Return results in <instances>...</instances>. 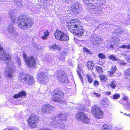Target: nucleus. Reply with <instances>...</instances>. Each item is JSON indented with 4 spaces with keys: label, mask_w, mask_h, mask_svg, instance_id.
I'll return each mask as SVG.
<instances>
[{
    "label": "nucleus",
    "mask_w": 130,
    "mask_h": 130,
    "mask_svg": "<svg viewBox=\"0 0 130 130\" xmlns=\"http://www.w3.org/2000/svg\"><path fill=\"white\" fill-rule=\"evenodd\" d=\"M124 115H126V116H128L130 118V114H127L126 113H124Z\"/></svg>",
    "instance_id": "nucleus-50"
},
{
    "label": "nucleus",
    "mask_w": 130,
    "mask_h": 130,
    "mask_svg": "<svg viewBox=\"0 0 130 130\" xmlns=\"http://www.w3.org/2000/svg\"><path fill=\"white\" fill-rule=\"evenodd\" d=\"M49 48L51 50H56L58 51L60 50L61 48L58 45L56 44H54L49 47Z\"/></svg>",
    "instance_id": "nucleus-22"
},
{
    "label": "nucleus",
    "mask_w": 130,
    "mask_h": 130,
    "mask_svg": "<svg viewBox=\"0 0 130 130\" xmlns=\"http://www.w3.org/2000/svg\"><path fill=\"white\" fill-rule=\"evenodd\" d=\"M120 97V95L119 94H114L113 95L110 96L111 99H117Z\"/></svg>",
    "instance_id": "nucleus-33"
},
{
    "label": "nucleus",
    "mask_w": 130,
    "mask_h": 130,
    "mask_svg": "<svg viewBox=\"0 0 130 130\" xmlns=\"http://www.w3.org/2000/svg\"><path fill=\"white\" fill-rule=\"evenodd\" d=\"M127 48L128 49H130V44L127 45Z\"/></svg>",
    "instance_id": "nucleus-49"
},
{
    "label": "nucleus",
    "mask_w": 130,
    "mask_h": 130,
    "mask_svg": "<svg viewBox=\"0 0 130 130\" xmlns=\"http://www.w3.org/2000/svg\"><path fill=\"white\" fill-rule=\"evenodd\" d=\"M47 73L46 72H41L39 75L38 80L40 84H45L47 83L48 78Z\"/></svg>",
    "instance_id": "nucleus-11"
},
{
    "label": "nucleus",
    "mask_w": 130,
    "mask_h": 130,
    "mask_svg": "<svg viewBox=\"0 0 130 130\" xmlns=\"http://www.w3.org/2000/svg\"><path fill=\"white\" fill-rule=\"evenodd\" d=\"M103 130H111V128L109 125L105 124L102 127Z\"/></svg>",
    "instance_id": "nucleus-29"
},
{
    "label": "nucleus",
    "mask_w": 130,
    "mask_h": 130,
    "mask_svg": "<svg viewBox=\"0 0 130 130\" xmlns=\"http://www.w3.org/2000/svg\"><path fill=\"white\" fill-rule=\"evenodd\" d=\"M128 100L127 96L123 95L122 100L121 101L120 103L124 104L125 106H126L127 109L130 110V103L129 102Z\"/></svg>",
    "instance_id": "nucleus-16"
},
{
    "label": "nucleus",
    "mask_w": 130,
    "mask_h": 130,
    "mask_svg": "<svg viewBox=\"0 0 130 130\" xmlns=\"http://www.w3.org/2000/svg\"><path fill=\"white\" fill-rule=\"evenodd\" d=\"M71 10L75 14L80 13L82 11V8L80 5L77 4L73 5L70 8Z\"/></svg>",
    "instance_id": "nucleus-13"
},
{
    "label": "nucleus",
    "mask_w": 130,
    "mask_h": 130,
    "mask_svg": "<svg viewBox=\"0 0 130 130\" xmlns=\"http://www.w3.org/2000/svg\"><path fill=\"white\" fill-rule=\"evenodd\" d=\"M107 47H109V46H107Z\"/></svg>",
    "instance_id": "nucleus-59"
},
{
    "label": "nucleus",
    "mask_w": 130,
    "mask_h": 130,
    "mask_svg": "<svg viewBox=\"0 0 130 130\" xmlns=\"http://www.w3.org/2000/svg\"><path fill=\"white\" fill-rule=\"evenodd\" d=\"M100 78L102 82H106L108 79L107 76L103 75H100Z\"/></svg>",
    "instance_id": "nucleus-26"
},
{
    "label": "nucleus",
    "mask_w": 130,
    "mask_h": 130,
    "mask_svg": "<svg viewBox=\"0 0 130 130\" xmlns=\"http://www.w3.org/2000/svg\"><path fill=\"white\" fill-rule=\"evenodd\" d=\"M91 41H92V43L94 45L97 44L99 45L102 42L101 39L96 35L92 36L90 38Z\"/></svg>",
    "instance_id": "nucleus-15"
},
{
    "label": "nucleus",
    "mask_w": 130,
    "mask_h": 130,
    "mask_svg": "<svg viewBox=\"0 0 130 130\" xmlns=\"http://www.w3.org/2000/svg\"><path fill=\"white\" fill-rule=\"evenodd\" d=\"M35 47L36 48V49L37 50V51H40L42 49L41 48V47H38V46H35Z\"/></svg>",
    "instance_id": "nucleus-47"
},
{
    "label": "nucleus",
    "mask_w": 130,
    "mask_h": 130,
    "mask_svg": "<svg viewBox=\"0 0 130 130\" xmlns=\"http://www.w3.org/2000/svg\"><path fill=\"white\" fill-rule=\"evenodd\" d=\"M28 75L23 72H21L19 74L18 78L22 82H25Z\"/></svg>",
    "instance_id": "nucleus-19"
},
{
    "label": "nucleus",
    "mask_w": 130,
    "mask_h": 130,
    "mask_svg": "<svg viewBox=\"0 0 130 130\" xmlns=\"http://www.w3.org/2000/svg\"><path fill=\"white\" fill-rule=\"evenodd\" d=\"M14 4L17 6H18L19 7H21L22 5L21 3V0H13Z\"/></svg>",
    "instance_id": "nucleus-28"
},
{
    "label": "nucleus",
    "mask_w": 130,
    "mask_h": 130,
    "mask_svg": "<svg viewBox=\"0 0 130 130\" xmlns=\"http://www.w3.org/2000/svg\"><path fill=\"white\" fill-rule=\"evenodd\" d=\"M130 52L126 51L123 52L122 56L123 57H125V56H130V54H129V52Z\"/></svg>",
    "instance_id": "nucleus-35"
},
{
    "label": "nucleus",
    "mask_w": 130,
    "mask_h": 130,
    "mask_svg": "<svg viewBox=\"0 0 130 130\" xmlns=\"http://www.w3.org/2000/svg\"><path fill=\"white\" fill-rule=\"evenodd\" d=\"M102 103H103V106L105 104H106V103L105 102H104V101H103L102 102Z\"/></svg>",
    "instance_id": "nucleus-54"
},
{
    "label": "nucleus",
    "mask_w": 130,
    "mask_h": 130,
    "mask_svg": "<svg viewBox=\"0 0 130 130\" xmlns=\"http://www.w3.org/2000/svg\"><path fill=\"white\" fill-rule=\"evenodd\" d=\"M54 107L48 104L44 105L41 111L43 114H48L51 113L54 110Z\"/></svg>",
    "instance_id": "nucleus-12"
},
{
    "label": "nucleus",
    "mask_w": 130,
    "mask_h": 130,
    "mask_svg": "<svg viewBox=\"0 0 130 130\" xmlns=\"http://www.w3.org/2000/svg\"><path fill=\"white\" fill-rule=\"evenodd\" d=\"M99 83L98 81H95L94 83V86H98L99 85Z\"/></svg>",
    "instance_id": "nucleus-45"
},
{
    "label": "nucleus",
    "mask_w": 130,
    "mask_h": 130,
    "mask_svg": "<svg viewBox=\"0 0 130 130\" xmlns=\"http://www.w3.org/2000/svg\"><path fill=\"white\" fill-rule=\"evenodd\" d=\"M98 56L99 58L102 59H104L105 58V56L102 53L99 54Z\"/></svg>",
    "instance_id": "nucleus-38"
},
{
    "label": "nucleus",
    "mask_w": 130,
    "mask_h": 130,
    "mask_svg": "<svg viewBox=\"0 0 130 130\" xmlns=\"http://www.w3.org/2000/svg\"><path fill=\"white\" fill-rule=\"evenodd\" d=\"M119 63L121 65H124L126 64V63L124 61H122V60H119Z\"/></svg>",
    "instance_id": "nucleus-40"
},
{
    "label": "nucleus",
    "mask_w": 130,
    "mask_h": 130,
    "mask_svg": "<svg viewBox=\"0 0 130 130\" xmlns=\"http://www.w3.org/2000/svg\"><path fill=\"white\" fill-rule=\"evenodd\" d=\"M87 66L88 70H92L94 66V64L92 61H89L87 62Z\"/></svg>",
    "instance_id": "nucleus-23"
},
{
    "label": "nucleus",
    "mask_w": 130,
    "mask_h": 130,
    "mask_svg": "<svg viewBox=\"0 0 130 130\" xmlns=\"http://www.w3.org/2000/svg\"><path fill=\"white\" fill-rule=\"evenodd\" d=\"M89 12L94 15H101L103 14L102 8L100 6L93 5L89 6L87 9Z\"/></svg>",
    "instance_id": "nucleus-5"
},
{
    "label": "nucleus",
    "mask_w": 130,
    "mask_h": 130,
    "mask_svg": "<svg viewBox=\"0 0 130 130\" xmlns=\"http://www.w3.org/2000/svg\"><path fill=\"white\" fill-rule=\"evenodd\" d=\"M126 60L128 62H130V57L128 59H127Z\"/></svg>",
    "instance_id": "nucleus-52"
},
{
    "label": "nucleus",
    "mask_w": 130,
    "mask_h": 130,
    "mask_svg": "<svg viewBox=\"0 0 130 130\" xmlns=\"http://www.w3.org/2000/svg\"><path fill=\"white\" fill-rule=\"evenodd\" d=\"M14 99H18L20 97L19 93L15 94L13 96Z\"/></svg>",
    "instance_id": "nucleus-41"
},
{
    "label": "nucleus",
    "mask_w": 130,
    "mask_h": 130,
    "mask_svg": "<svg viewBox=\"0 0 130 130\" xmlns=\"http://www.w3.org/2000/svg\"><path fill=\"white\" fill-rule=\"evenodd\" d=\"M93 94L95 95L96 97L98 98L100 97L101 96L100 94L95 92H94L93 93Z\"/></svg>",
    "instance_id": "nucleus-43"
},
{
    "label": "nucleus",
    "mask_w": 130,
    "mask_h": 130,
    "mask_svg": "<svg viewBox=\"0 0 130 130\" xmlns=\"http://www.w3.org/2000/svg\"><path fill=\"white\" fill-rule=\"evenodd\" d=\"M0 59L2 60H7V69L5 71L6 76L8 77L12 76V73L15 67L14 65V62L12 60L10 55L8 53L7 54L3 50L2 47L0 46Z\"/></svg>",
    "instance_id": "nucleus-2"
},
{
    "label": "nucleus",
    "mask_w": 130,
    "mask_h": 130,
    "mask_svg": "<svg viewBox=\"0 0 130 130\" xmlns=\"http://www.w3.org/2000/svg\"><path fill=\"white\" fill-rule=\"evenodd\" d=\"M81 109L82 110L84 111L86 110V108H81Z\"/></svg>",
    "instance_id": "nucleus-53"
},
{
    "label": "nucleus",
    "mask_w": 130,
    "mask_h": 130,
    "mask_svg": "<svg viewBox=\"0 0 130 130\" xmlns=\"http://www.w3.org/2000/svg\"><path fill=\"white\" fill-rule=\"evenodd\" d=\"M9 14L13 23L17 21L18 20L17 23L18 26L22 29H25L26 28H29L31 27L34 24L33 20L30 17L21 15L17 18L12 11H9Z\"/></svg>",
    "instance_id": "nucleus-1"
},
{
    "label": "nucleus",
    "mask_w": 130,
    "mask_h": 130,
    "mask_svg": "<svg viewBox=\"0 0 130 130\" xmlns=\"http://www.w3.org/2000/svg\"><path fill=\"white\" fill-rule=\"evenodd\" d=\"M66 115L62 113H59L53 120L55 121L52 123V125L54 127L59 128V129H62L65 128L64 123L67 120Z\"/></svg>",
    "instance_id": "nucleus-4"
},
{
    "label": "nucleus",
    "mask_w": 130,
    "mask_h": 130,
    "mask_svg": "<svg viewBox=\"0 0 130 130\" xmlns=\"http://www.w3.org/2000/svg\"><path fill=\"white\" fill-rule=\"evenodd\" d=\"M66 24L68 29L71 33L78 36H82L83 35L84 30L82 26H79V23L78 19H69L66 21Z\"/></svg>",
    "instance_id": "nucleus-3"
},
{
    "label": "nucleus",
    "mask_w": 130,
    "mask_h": 130,
    "mask_svg": "<svg viewBox=\"0 0 130 130\" xmlns=\"http://www.w3.org/2000/svg\"><path fill=\"white\" fill-rule=\"evenodd\" d=\"M76 119L84 123L88 124L89 123L90 120L87 116L83 112L77 113L75 116Z\"/></svg>",
    "instance_id": "nucleus-10"
},
{
    "label": "nucleus",
    "mask_w": 130,
    "mask_h": 130,
    "mask_svg": "<svg viewBox=\"0 0 130 130\" xmlns=\"http://www.w3.org/2000/svg\"><path fill=\"white\" fill-rule=\"evenodd\" d=\"M20 96H25L26 95V93L23 91L20 92L19 93Z\"/></svg>",
    "instance_id": "nucleus-39"
},
{
    "label": "nucleus",
    "mask_w": 130,
    "mask_h": 130,
    "mask_svg": "<svg viewBox=\"0 0 130 130\" xmlns=\"http://www.w3.org/2000/svg\"><path fill=\"white\" fill-rule=\"evenodd\" d=\"M121 112V113H122V112Z\"/></svg>",
    "instance_id": "nucleus-58"
},
{
    "label": "nucleus",
    "mask_w": 130,
    "mask_h": 130,
    "mask_svg": "<svg viewBox=\"0 0 130 130\" xmlns=\"http://www.w3.org/2000/svg\"><path fill=\"white\" fill-rule=\"evenodd\" d=\"M39 120V118L37 116L33 115H31L27 120L28 125L31 128L36 127Z\"/></svg>",
    "instance_id": "nucleus-6"
},
{
    "label": "nucleus",
    "mask_w": 130,
    "mask_h": 130,
    "mask_svg": "<svg viewBox=\"0 0 130 130\" xmlns=\"http://www.w3.org/2000/svg\"><path fill=\"white\" fill-rule=\"evenodd\" d=\"M57 76L58 80L61 82L67 83L68 80L67 75L64 73L63 74L59 73Z\"/></svg>",
    "instance_id": "nucleus-14"
},
{
    "label": "nucleus",
    "mask_w": 130,
    "mask_h": 130,
    "mask_svg": "<svg viewBox=\"0 0 130 130\" xmlns=\"http://www.w3.org/2000/svg\"><path fill=\"white\" fill-rule=\"evenodd\" d=\"M69 39V37L67 35L63 33V35L62 34V38L60 41H66L68 40Z\"/></svg>",
    "instance_id": "nucleus-25"
},
{
    "label": "nucleus",
    "mask_w": 130,
    "mask_h": 130,
    "mask_svg": "<svg viewBox=\"0 0 130 130\" xmlns=\"http://www.w3.org/2000/svg\"><path fill=\"white\" fill-rule=\"evenodd\" d=\"M123 30L122 28H118L116 30L114 31V32L116 33L117 34H118L119 35L121 34L122 31H123Z\"/></svg>",
    "instance_id": "nucleus-32"
},
{
    "label": "nucleus",
    "mask_w": 130,
    "mask_h": 130,
    "mask_svg": "<svg viewBox=\"0 0 130 130\" xmlns=\"http://www.w3.org/2000/svg\"><path fill=\"white\" fill-rule=\"evenodd\" d=\"M110 47L111 48H112L113 47V46L112 45H110Z\"/></svg>",
    "instance_id": "nucleus-55"
},
{
    "label": "nucleus",
    "mask_w": 130,
    "mask_h": 130,
    "mask_svg": "<svg viewBox=\"0 0 130 130\" xmlns=\"http://www.w3.org/2000/svg\"><path fill=\"white\" fill-rule=\"evenodd\" d=\"M7 130H14L13 129L11 128H9Z\"/></svg>",
    "instance_id": "nucleus-57"
},
{
    "label": "nucleus",
    "mask_w": 130,
    "mask_h": 130,
    "mask_svg": "<svg viewBox=\"0 0 130 130\" xmlns=\"http://www.w3.org/2000/svg\"><path fill=\"white\" fill-rule=\"evenodd\" d=\"M23 56L25 61L29 67L32 68L35 67L36 61L34 57L32 56H27L24 52L23 53Z\"/></svg>",
    "instance_id": "nucleus-8"
},
{
    "label": "nucleus",
    "mask_w": 130,
    "mask_h": 130,
    "mask_svg": "<svg viewBox=\"0 0 130 130\" xmlns=\"http://www.w3.org/2000/svg\"><path fill=\"white\" fill-rule=\"evenodd\" d=\"M41 130H51L50 129L48 128H43Z\"/></svg>",
    "instance_id": "nucleus-51"
},
{
    "label": "nucleus",
    "mask_w": 130,
    "mask_h": 130,
    "mask_svg": "<svg viewBox=\"0 0 130 130\" xmlns=\"http://www.w3.org/2000/svg\"><path fill=\"white\" fill-rule=\"evenodd\" d=\"M15 60L18 67L20 68L21 66V63L20 57L18 56H16L15 58Z\"/></svg>",
    "instance_id": "nucleus-24"
},
{
    "label": "nucleus",
    "mask_w": 130,
    "mask_h": 130,
    "mask_svg": "<svg viewBox=\"0 0 130 130\" xmlns=\"http://www.w3.org/2000/svg\"><path fill=\"white\" fill-rule=\"evenodd\" d=\"M108 86H110L112 88H114L116 86L115 82L114 81L111 82L108 85Z\"/></svg>",
    "instance_id": "nucleus-36"
},
{
    "label": "nucleus",
    "mask_w": 130,
    "mask_h": 130,
    "mask_svg": "<svg viewBox=\"0 0 130 130\" xmlns=\"http://www.w3.org/2000/svg\"><path fill=\"white\" fill-rule=\"evenodd\" d=\"M85 51L88 54H89L90 55H91L92 54H93V53L91 52L90 51H89L88 49L87 48L85 49Z\"/></svg>",
    "instance_id": "nucleus-42"
},
{
    "label": "nucleus",
    "mask_w": 130,
    "mask_h": 130,
    "mask_svg": "<svg viewBox=\"0 0 130 130\" xmlns=\"http://www.w3.org/2000/svg\"><path fill=\"white\" fill-rule=\"evenodd\" d=\"M7 30L9 33L14 36H15L17 35V33L13 27V25L12 24L9 25L7 27Z\"/></svg>",
    "instance_id": "nucleus-17"
},
{
    "label": "nucleus",
    "mask_w": 130,
    "mask_h": 130,
    "mask_svg": "<svg viewBox=\"0 0 130 130\" xmlns=\"http://www.w3.org/2000/svg\"><path fill=\"white\" fill-rule=\"evenodd\" d=\"M53 95V97L52 98L53 101L61 103L64 102V101L61 100L64 96V93L62 91L58 89L56 90Z\"/></svg>",
    "instance_id": "nucleus-7"
},
{
    "label": "nucleus",
    "mask_w": 130,
    "mask_h": 130,
    "mask_svg": "<svg viewBox=\"0 0 130 130\" xmlns=\"http://www.w3.org/2000/svg\"><path fill=\"white\" fill-rule=\"evenodd\" d=\"M92 114L97 119L103 118L104 113L98 106L95 105H93L92 107Z\"/></svg>",
    "instance_id": "nucleus-9"
},
{
    "label": "nucleus",
    "mask_w": 130,
    "mask_h": 130,
    "mask_svg": "<svg viewBox=\"0 0 130 130\" xmlns=\"http://www.w3.org/2000/svg\"><path fill=\"white\" fill-rule=\"evenodd\" d=\"M125 77L127 79H130V69L126 70L125 75Z\"/></svg>",
    "instance_id": "nucleus-27"
},
{
    "label": "nucleus",
    "mask_w": 130,
    "mask_h": 130,
    "mask_svg": "<svg viewBox=\"0 0 130 130\" xmlns=\"http://www.w3.org/2000/svg\"><path fill=\"white\" fill-rule=\"evenodd\" d=\"M105 94L106 95H109L111 94V92L110 91H107L105 92Z\"/></svg>",
    "instance_id": "nucleus-48"
},
{
    "label": "nucleus",
    "mask_w": 130,
    "mask_h": 130,
    "mask_svg": "<svg viewBox=\"0 0 130 130\" xmlns=\"http://www.w3.org/2000/svg\"><path fill=\"white\" fill-rule=\"evenodd\" d=\"M86 77L87 78V80L88 82L90 83H92L93 81L92 77L90 76L87 75Z\"/></svg>",
    "instance_id": "nucleus-37"
},
{
    "label": "nucleus",
    "mask_w": 130,
    "mask_h": 130,
    "mask_svg": "<svg viewBox=\"0 0 130 130\" xmlns=\"http://www.w3.org/2000/svg\"><path fill=\"white\" fill-rule=\"evenodd\" d=\"M77 73L78 75H79V77L80 80H83V77L81 76V75L80 73H79V72L78 71H77Z\"/></svg>",
    "instance_id": "nucleus-44"
},
{
    "label": "nucleus",
    "mask_w": 130,
    "mask_h": 130,
    "mask_svg": "<svg viewBox=\"0 0 130 130\" xmlns=\"http://www.w3.org/2000/svg\"><path fill=\"white\" fill-rule=\"evenodd\" d=\"M62 34L63 35V32L58 29L56 30L54 33V35L55 38L59 41L62 38Z\"/></svg>",
    "instance_id": "nucleus-18"
},
{
    "label": "nucleus",
    "mask_w": 130,
    "mask_h": 130,
    "mask_svg": "<svg viewBox=\"0 0 130 130\" xmlns=\"http://www.w3.org/2000/svg\"><path fill=\"white\" fill-rule=\"evenodd\" d=\"M49 35V32L47 31H46L44 33V35L42 37L43 40H47V37Z\"/></svg>",
    "instance_id": "nucleus-30"
},
{
    "label": "nucleus",
    "mask_w": 130,
    "mask_h": 130,
    "mask_svg": "<svg viewBox=\"0 0 130 130\" xmlns=\"http://www.w3.org/2000/svg\"><path fill=\"white\" fill-rule=\"evenodd\" d=\"M128 89L130 90V85L128 86Z\"/></svg>",
    "instance_id": "nucleus-56"
},
{
    "label": "nucleus",
    "mask_w": 130,
    "mask_h": 130,
    "mask_svg": "<svg viewBox=\"0 0 130 130\" xmlns=\"http://www.w3.org/2000/svg\"><path fill=\"white\" fill-rule=\"evenodd\" d=\"M25 82L28 85H31L33 84L35 82L34 78L29 75H28Z\"/></svg>",
    "instance_id": "nucleus-20"
},
{
    "label": "nucleus",
    "mask_w": 130,
    "mask_h": 130,
    "mask_svg": "<svg viewBox=\"0 0 130 130\" xmlns=\"http://www.w3.org/2000/svg\"><path fill=\"white\" fill-rule=\"evenodd\" d=\"M96 69L97 71V72L99 74H102L103 73V69L100 67H97L96 68Z\"/></svg>",
    "instance_id": "nucleus-34"
},
{
    "label": "nucleus",
    "mask_w": 130,
    "mask_h": 130,
    "mask_svg": "<svg viewBox=\"0 0 130 130\" xmlns=\"http://www.w3.org/2000/svg\"><path fill=\"white\" fill-rule=\"evenodd\" d=\"M109 59L113 61H118L119 60V59H118L116 58V57L113 54L110 55L109 57Z\"/></svg>",
    "instance_id": "nucleus-31"
},
{
    "label": "nucleus",
    "mask_w": 130,
    "mask_h": 130,
    "mask_svg": "<svg viewBox=\"0 0 130 130\" xmlns=\"http://www.w3.org/2000/svg\"><path fill=\"white\" fill-rule=\"evenodd\" d=\"M120 48H127V45H123L120 47Z\"/></svg>",
    "instance_id": "nucleus-46"
},
{
    "label": "nucleus",
    "mask_w": 130,
    "mask_h": 130,
    "mask_svg": "<svg viewBox=\"0 0 130 130\" xmlns=\"http://www.w3.org/2000/svg\"><path fill=\"white\" fill-rule=\"evenodd\" d=\"M117 69L116 67L115 66H113L111 68L110 70L108 71L107 74L109 76H111V75L114 74Z\"/></svg>",
    "instance_id": "nucleus-21"
}]
</instances>
